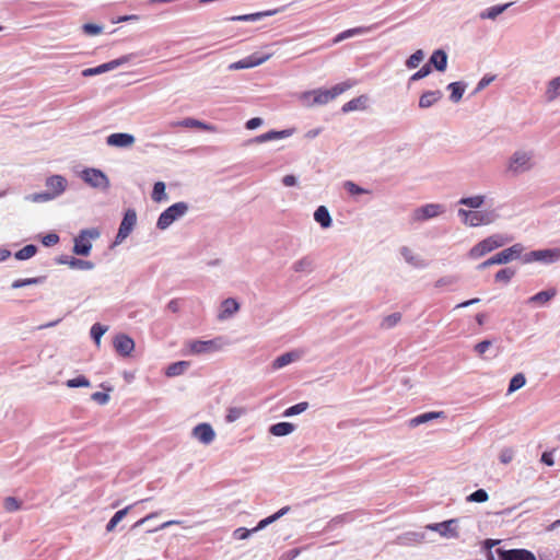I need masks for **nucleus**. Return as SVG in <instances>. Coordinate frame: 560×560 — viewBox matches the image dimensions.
Listing matches in <instances>:
<instances>
[{
  "instance_id": "55",
  "label": "nucleus",
  "mask_w": 560,
  "mask_h": 560,
  "mask_svg": "<svg viewBox=\"0 0 560 560\" xmlns=\"http://www.w3.org/2000/svg\"><path fill=\"white\" fill-rule=\"evenodd\" d=\"M345 189H346V191L348 194H350L352 196H359V195H362V194H368L366 189L358 186L353 182H346L345 183Z\"/></svg>"
},
{
  "instance_id": "61",
  "label": "nucleus",
  "mask_w": 560,
  "mask_h": 560,
  "mask_svg": "<svg viewBox=\"0 0 560 560\" xmlns=\"http://www.w3.org/2000/svg\"><path fill=\"white\" fill-rule=\"evenodd\" d=\"M83 31L85 34L94 36L98 35L103 32V26L97 24L88 23L83 25Z\"/></svg>"
},
{
  "instance_id": "64",
  "label": "nucleus",
  "mask_w": 560,
  "mask_h": 560,
  "mask_svg": "<svg viewBox=\"0 0 560 560\" xmlns=\"http://www.w3.org/2000/svg\"><path fill=\"white\" fill-rule=\"evenodd\" d=\"M59 241V236L55 233H49V234H46L43 238H42V243L45 245V246H52L55 244H57Z\"/></svg>"
},
{
  "instance_id": "57",
  "label": "nucleus",
  "mask_w": 560,
  "mask_h": 560,
  "mask_svg": "<svg viewBox=\"0 0 560 560\" xmlns=\"http://www.w3.org/2000/svg\"><path fill=\"white\" fill-rule=\"evenodd\" d=\"M491 347H492V341L482 340L475 345L474 351L477 353V355L483 357L490 350Z\"/></svg>"
},
{
  "instance_id": "54",
  "label": "nucleus",
  "mask_w": 560,
  "mask_h": 560,
  "mask_svg": "<svg viewBox=\"0 0 560 560\" xmlns=\"http://www.w3.org/2000/svg\"><path fill=\"white\" fill-rule=\"evenodd\" d=\"M66 385L70 388L74 387H90V381L84 376H79L75 378L68 380Z\"/></svg>"
},
{
  "instance_id": "43",
  "label": "nucleus",
  "mask_w": 560,
  "mask_h": 560,
  "mask_svg": "<svg viewBox=\"0 0 560 560\" xmlns=\"http://www.w3.org/2000/svg\"><path fill=\"white\" fill-rule=\"evenodd\" d=\"M180 126L186 128H197L205 131H214L215 128L212 125H208L197 119L187 118L180 122Z\"/></svg>"
},
{
  "instance_id": "41",
  "label": "nucleus",
  "mask_w": 560,
  "mask_h": 560,
  "mask_svg": "<svg viewBox=\"0 0 560 560\" xmlns=\"http://www.w3.org/2000/svg\"><path fill=\"white\" fill-rule=\"evenodd\" d=\"M272 52H266V54H260V52H256V54H253L247 58V62H248V67L249 68H255V67H258L262 63H265L267 60H269L271 57H272Z\"/></svg>"
},
{
  "instance_id": "28",
  "label": "nucleus",
  "mask_w": 560,
  "mask_h": 560,
  "mask_svg": "<svg viewBox=\"0 0 560 560\" xmlns=\"http://www.w3.org/2000/svg\"><path fill=\"white\" fill-rule=\"evenodd\" d=\"M296 430V425L291 422H278L269 427L268 432L277 438L291 435Z\"/></svg>"
},
{
  "instance_id": "42",
  "label": "nucleus",
  "mask_w": 560,
  "mask_h": 560,
  "mask_svg": "<svg viewBox=\"0 0 560 560\" xmlns=\"http://www.w3.org/2000/svg\"><path fill=\"white\" fill-rule=\"evenodd\" d=\"M526 384V377L523 373H516L512 376L509 383L508 394H513L514 392L521 389Z\"/></svg>"
},
{
  "instance_id": "46",
  "label": "nucleus",
  "mask_w": 560,
  "mask_h": 560,
  "mask_svg": "<svg viewBox=\"0 0 560 560\" xmlns=\"http://www.w3.org/2000/svg\"><path fill=\"white\" fill-rule=\"evenodd\" d=\"M24 201L31 203H46L52 201L46 191L32 192L24 196Z\"/></svg>"
},
{
  "instance_id": "50",
  "label": "nucleus",
  "mask_w": 560,
  "mask_h": 560,
  "mask_svg": "<svg viewBox=\"0 0 560 560\" xmlns=\"http://www.w3.org/2000/svg\"><path fill=\"white\" fill-rule=\"evenodd\" d=\"M107 326L101 324H94L91 328V337L93 338L95 345L100 347L102 336L107 331Z\"/></svg>"
},
{
  "instance_id": "51",
  "label": "nucleus",
  "mask_w": 560,
  "mask_h": 560,
  "mask_svg": "<svg viewBox=\"0 0 560 560\" xmlns=\"http://www.w3.org/2000/svg\"><path fill=\"white\" fill-rule=\"evenodd\" d=\"M36 246L26 245L25 247L15 253V258L19 260H26L32 258L36 254Z\"/></svg>"
},
{
  "instance_id": "4",
  "label": "nucleus",
  "mask_w": 560,
  "mask_h": 560,
  "mask_svg": "<svg viewBox=\"0 0 560 560\" xmlns=\"http://www.w3.org/2000/svg\"><path fill=\"white\" fill-rule=\"evenodd\" d=\"M536 166L535 152L532 149L514 150L505 161L504 171L510 176H520L533 171Z\"/></svg>"
},
{
  "instance_id": "1",
  "label": "nucleus",
  "mask_w": 560,
  "mask_h": 560,
  "mask_svg": "<svg viewBox=\"0 0 560 560\" xmlns=\"http://www.w3.org/2000/svg\"><path fill=\"white\" fill-rule=\"evenodd\" d=\"M486 195L464 196L457 201V217L467 228L487 226L495 223L500 214L497 209H482Z\"/></svg>"
},
{
  "instance_id": "5",
  "label": "nucleus",
  "mask_w": 560,
  "mask_h": 560,
  "mask_svg": "<svg viewBox=\"0 0 560 560\" xmlns=\"http://www.w3.org/2000/svg\"><path fill=\"white\" fill-rule=\"evenodd\" d=\"M525 247L521 243H514L509 247H502L500 252L493 254L491 257H489L487 260H485L479 268L485 269L489 268L491 266H503L509 265L512 261L522 259L524 254Z\"/></svg>"
},
{
  "instance_id": "49",
  "label": "nucleus",
  "mask_w": 560,
  "mask_h": 560,
  "mask_svg": "<svg viewBox=\"0 0 560 560\" xmlns=\"http://www.w3.org/2000/svg\"><path fill=\"white\" fill-rule=\"evenodd\" d=\"M401 320V314L400 313H392L387 316H385L382 319L381 326L385 329H390L398 325V323Z\"/></svg>"
},
{
  "instance_id": "26",
  "label": "nucleus",
  "mask_w": 560,
  "mask_h": 560,
  "mask_svg": "<svg viewBox=\"0 0 560 560\" xmlns=\"http://www.w3.org/2000/svg\"><path fill=\"white\" fill-rule=\"evenodd\" d=\"M445 419L444 411H429L421 415H418L409 420L410 428H417L421 424L428 423L435 419Z\"/></svg>"
},
{
  "instance_id": "11",
  "label": "nucleus",
  "mask_w": 560,
  "mask_h": 560,
  "mask_svg": "<svg viewBox=\"0 0 560 560\" xmlns=\"http://www.w3.org/2000/svg\"><path fill=\"white\" fill-rule=\"evenodd\" d=\"M427 528L438 533L444 539H458L460 537V525L457 518L430 524Z\"/></svg>"
},
{
  "instance_id": "52",
  "label": "nucleus",
  "mask_w": 560,
  "mask_h": 560,
  "mask_svg": "<svg viewBox=\"0 0 560 560\" xmlns=\"http://www.w3.org/2000/svg\"><path fill=\"white\" fill-rule=\"evenodd\" d=\"M307 407H308L307 402L296 404V405L291 406L288 409H285L283 412V416L284 417H293L295 415H300V413L304 412L307 409Z\"/></svg>"
},
{
  "instance_id": "59",
  "label": "nucleus",
  "mask_w": 560,
  "mask_h": 560,
  "mask_svg": "<svg viewBox=\"0 0 560 560\" xmlns=\"http://www.w3.org/2000/svg\"><path fill=\"white\" fill-rule=\"evenodd\" d=\"M365 32H366L365 28H362V27L351 28V30H348V31L339 34L336 40L340 42V40H343L346 38H349V37H352L355 35H362Z\"/></svg>"
},
{
  "instance_id": "7",
  "label": "nucleus",
  "mask_w": 560,
  "mask_h": 560,
  "mask_svg": "<svg viewBox=\"0 0 560 560\" xmlns=\"http://www.w3.org/2000/svg\"><path fill=\"white\" fill-rule=\"evenodd\" d=\"M189 211L188 203L178 201L166 208L156 221V228L161 231L167 230L173 223L183 219Z\"/></svg>"
},
{
  "instance_id": "44",
  "label": "nucleus",
  "mask_w": 560,
  "mask_h": 560,
  "mask_svg": "<svg viewBox=\"0 0 560 560\" xmlns=\"http://www.w3.org/2000/svg\"><path fill=\"white\" fill-rule=\"evenodd\" d=\"M424 58V51L422 49H418L411 56L408 57L405 65L408 69H416L420 66Z\"/></svg>"
},
{
  "instance_id": "27",
  "label": "nucleus",
  "mask_w": 560,
  "mask_h": 560,
  "mask_svg": "<svg viewBox=\"0 0 560 560\" xmlns=\"http://www.w3.org/2000/svg\"><path fill=\"white\" fill-rule=\"evenodd\" d=\"M314 221L319 224V226L324 230L330 229L332 226V218L325 206H319L314 211Z\"/></svg>"
},
{
  "instance_id": "36",
  "label": "nucleus",
  "mask_w": 560,
  "mask_h": 560,
  "mask_svg": "<svg viewBox=\"0 0 560 560\" xmlns=\"http://www.w3.org/2000/svg\"><path fill=\"white\" fill-rule=\"evenodd\" d=\"M189 366L190 363L188 361L174 362L166 368L165 374L168 377L179 376L185 374Z\"/></svg>"
},
{
  "instance_id": "62",
  "label": "nucleus",
  "mask_w": 560,
  "mask_h": 560,
  "mask_svg": "<svg viewBox=\"0 0 560 560\" xmlns=\"http://www.w3.org/2000/svg\"><path fill=\"white\" fill-rule=\"evenodd\" d=\"M430 73H431V68L429 65H425L410 77V81H419V80L428 77Z\"/></svg>"
},
{
  "instance_id": "58",
  "label": "nucleus",
  "mask_w": 560,
  "mask_h": 560,
  "mask_svg": "<svg viewBox=\"0 0 560 560\" xmlns=\"http://www.w3.org/2000/svg\"><path fill=\"white\" fill-rule=\"evenodd\" d=\"M42 282V278H27V279H19L12 282L13 289L23 288L31 284H38Z\"/></svg>"
},
{
  "instance_id": "20",
  "label": "nucleus",
  "mask_w": 560,
  "mask_h": 560,
  "mask_svg": "<svg viewBox=\"0 0 560 560\" xmlns=\"http://www.w3.org/2000/svg\"><path fill=\"white\" fill-rule=\"evenodd\" d=\"M500 560H536L533 552L526 549H498Z\"/></svg>"
},
{
  "instance_id": "31",
  "label": "nucleus",
  "mask_w": 560,
  "mask_h": 560,
  "mask_svg": "<svg viewBox=\"0 0 560 560\" xmlns=\"http://www.w3.org/2000/svg\"><path fill=\"white\" fill-rule=\"evenodd\" d=\"M60 264L68 265L71 269L92 270L95 265L90 260H83L74 257H65L59 260Z\"/></svg>"
},
{
  "instance_id": "16",
  "label": "nucleus",
  "mask_w": 560,
  "mask_h": 560,
  "mask_svg": "<svg viewBox=\"0 0 560 560\" xmlns=\"http://www.w3.org/2000/svg\"><path fill=\"white\" fill-rule=\"evenodd\" d=\"M241 308L238 301L234 298L223 300L218 308L217 317L220 322H225L234 317Z\"/></svg>"
},
{
  "instance_id": "33",
  "label": "nucleus",
  "mask_w": 560,
  "mask_h": 560,
  "mask_svg": "<svg viewBox=\"0 0 560 560\" xmlns=\"http://www.w3.org/2000/svg\"><path fill=\"white\" fill-rule=\"evenodd\" d=\"M430 65L438 71L444 72L447 67V54L442 49L434 50L430 57Z\"/></svg>"
},
{
  "instance_id": "47",
  "label": "nucleus",
  "mask_w": 560,
  "mask_h": 560,
  "mask_svg": "<svg viewBox=\"0 0 560 560\" xmlns=\"http://www.w3.org/2000/svg\"><path fill=\"white\" fill-rule=\"evenodd\" d=\"M515 457V450L511 446L502 447L498 454V458L501 464L508 465L510 464Z\"/></svg>"
},
{
  "instance_id": "10",
  "label": "nucleus",
  "mask_w": 560,
  "mask_h": 560,
  "mask_svg": "<svg viewBox=\"0 0 560 560\" xmlns=\"http://www.w3.org/2000/svg\"><path fill=\"white\" fill-rule=\"evenodd\" d=\"M288 511H289L288 506L280 509L275 514L261 520L257 524V526L254 527L253 529H247L245 527H238L233 532V538L236 540H245V539L249 538V536L252 534L257 533V532L264 529L265 527H267L268 525L272 524L273 522H276L278 518L283 516Z\"/></svg>"
},
{
  "instance_id": "14",
  "label": "nucleus",
  "mask_w": 560,
  "mask_h": 560,
  "mask_svg": "<svg viewBox=\"0 0 560 560\" xmlns=\"http://www.w3.org/2000/svg\"><path fill=\"white\" fill-rule=\"evenodd\" d=\"M138 221L137 212L128 210L119 225L113 246L120 245L130 235Z\"/></svg>"
},
{
  "instance_id": "19",
  "label": "nucleus",
  "mask_w": 560,
  "mask_h": 560,
  "mask_svg": "<svg viewBox=\"0 0 560 560\" xmlns=\"http://www.w3.org/2000/svg\"><path fill=\"white\" fill-rule=\"evenodd\" d=\"M302 357H303L302 350L295 349V350L284 352V353L280 354L279 357H277L271 362V368L275 371L281 370L292 363L300 361L302 359Z\"/></svg>"
},
{
  "instance_id": "53",
  "label": "nucleus",
  "mask_w": 560,
  "mask_h": 560,
  "mask_svg": "<svg viewBox=\"0 0 560 560\" xmlns=\"http://www.w3.org/2000/svg\"><path fill=\"white\" fill-rule=\"evenodd\" d=\"M488 499H489V495H488L487 491L483 489H479L467 497L468 502L482 503V502L488 501Z\"/></svg>"
},
{
  "instance_id": "3",
  "label": "nucleus",
  "mask_w": 560,
  "mask_h": 560,
  "mask_svg": "<svg viewBox=\"0 0 560 560\" xmlns=\"http://www.w3.org/2000/svg\"><path fill=\"white\" fill-rule=\"evenodd\" d=\"M512 242V237L502 232H495L476 242L466 253L469 261H478L486 256L494 253Z\"/></svg>"
},
{
  "instance_id": "22",
  "label": "nucleus",
  "mask_w": 560,
  "mask_h": 560,
  "mask_svg": "<svg viewBox=\"0 0 560 560\" xmlns=\"http://www.w3.org/2000/svg\"><path fill=\"white\" fill-rule=\"evenodd\" d=\"M370 106V97L368 95H360L342 105L343 113L363 112Z\"/></svg>"
},
{
  "instance_id": "18",
  "label": "nucleus",
  "mask_w": 560,
  "mask_h": 560,
  "mask_svg": "<svg viewBox=\"0 0 560 560\" xmlns=\"http://www.w3.org/2000/svg\"><path fill=\"white\" fill-rule=\"evenodd\" d=\"M399 255L411 267L415 268H424L427 267V261L423 256L415 248L410 246H401L399 248Z\"/></svg>"
},
{
  "instance_id": "40",
  "label": "nucleus",
  "mask_w": 560,
  "mask_h": 560,
  "mask_svg": "<svg viewBox=\"0 0 560 560\" xmlns=\"http://www.w3.org/2000/svg\"><path fill=\"white\" fill-rule=\"evenodd\" d=\"M247 413L245 407H230L226 410L225 421L228 423H234Z\"/></svg>"
},
{
  "instance_id": "13",
  "label": "nucleus",
  "mask_w": 560,
  "mask_h": 560,
  "mask_svg": "<svg viewBox=\"0 0 560 560\" xmlns=\"http://www.w3.org/2000/svg\"><path fill=\"white\" fill-rule=\"evenodd\" d=\"M46 192L51 200L58 199L68 189L69 183L62 175H50L45 180Z\"/></svg>"
},
{
  "instance_id": "48",
  "label": "nucleus",
  "mask_w": 560,
  "mask_h": 560,
  "mask_svg": "<svg viewBox=\"0 0 560 560\" xmlns=\"http://www.w3.org/2000/svg\"><path fill=\"white\" fill-rule=\"evenodd\" d=\"M128 512L129 508L116 512L106 526L107 532H113L116 526L125 518Z\"/></svg>"
},
{
  "instance_id": "9",
  "label": "nucleus",
  "mask_w": 560,
  "mask_h": 560,
  "mask_svg": "<svg viewBox=\"0 0 560 560\" xmlns=\"http://www.w3.org/2000/svg\"><path fill=\"white\" fill-rule=\"evenodd\" d=\"M560 260V248L536 249L525 253L523 256L524 264L540 262L544 265L555 264Z\"/></svg>"
},
{
  "instance_id": "23",
  "label": "nucleus",
  "mask_w": 560,
  "mask_h": 560,
  "mask_svg": "<svg viewBox=\"0 0 560 560\" xmlns=\"http://www.w3.org/2000/svg\"><path fill=\"white\" fill-rule=\"evenodd\" d=\"M279 11H280L279 9H275V10H267V11L243 14V15H234V16L229 18L228 20L232 21V22H258L266 16H271V15L277 14Z\"/></svg>"
},
{
  "instance_id": "2",
  "label": "nucleus",
  "mask_w": 560,
  "mask_h": 560,
  "mask_svg": "<svg viewBox=\"0 0 560 560\" xmlns=\"http://www.w3.org/2000/svg\"><path fill=\"white\" fill-rule=\"evenodd\" d=\"M353 86L350 81L337 83L330 88H318L311 91L302 92L299 95V101L303 106L313 107L326 105L336 100L339 95Z\"/></svg>"
},
{
  "instance_id": "45",
  "label": "nucleus",
  "mask_w": 560,
  "mask_h": 560,
  "mask_svg": "<svg viewBox=\"0 0 560 560\" xmlns=\"http://www.w3.org/2000/svg\"><path fill=\"white\" fill-rule=\"evenodd\" d=\"M555 295H556V290L540 291V292L536 293L535 295H533L529 299V301L532 303L544 305V304L548 303L551 299H553Z\"/></svg>"
},
{
  "instance_id": "56",
  "label": "nucleus",
  "mask_w": 560,
  "mask_h": 560,
  "mask_svg": "<svg viewBox=\"0 0 560 560\" xmlns=\"http://www.w3.org/2000/svg\"><path fill=\"white\" fill-rule=\"evenodd\" d=\"M3 506L8 512L18 511L21 508V501L14 497H8L3 501Z\"/></svg>"
},
{
  "instance_id": "63",
  "label": "nucleus",
  "mask_w": 560,
  "mask_h": 560,
  "mask_svg": "<svg viewBox=\"0 0 560 560\" xmlns=\"http://www.w3.org/2000/svg\"><path fill=\"white\" fill-rule=\"evenodd\" d=\"M281 182L284 187H294L298 185L299 179L295 175L288 174L282 177Z\"/></svg>"
},
{
  "instance_id": "29",
  "label": "nucleus",
  "mask_w": 560,
  "mask_h": 560,
  "mask_svg": "<svg viewBox=\"0 0 560 560\" xmlns=\"http://www.w3.org/2000/svg\"><path fill=\"white\" fill-rule=\"evenodd\" d=\"M442 98L441 91H425L419 97V107L421 109L430 108Z\"/></svg>"
},
{
  "instance_id": "15",
  "label": "nucleus",
  "mask_w": 560,
  "mask_h": 560,
  "mask_svg": "<svg viewBox=\"0 0 560 560\" xmlns=\"http://www.w3.org/2000/svg\"><path fill=\"white\" fill-rule=\"evenodd\" d=\"M446 212V207L443 203H427L413 212V218L417 221H425L443 215Z\"/></svg>"
},
{
  "instance_id": "17",
  "label": "nucleus",
  "mask_w": 560,
  "mask_h": 560,
  "mask_svg": "<svg viewBox=\"0 0 560 560\" xmlns=\"http://www.w3.org/2000/svg\"><path fill=\"white\" fill-rule=\"evenodd\" d=\"M137 142V138L130 133L117 132L106 138V144L113 148L126 150L132 148Z\"/></svg>"
},
{
  "instance_id": "35",
  "label": "nucleus",
  "mask_w": 560,
  "mask_h": 560,
  "mask_svg": "<svg viewBox=\"0 0 560 560\" xmlns=\"http://www.w3.org/2000/svg\"><path fill=\"white\" fill-rule=\"evenodd\" d=\"M511 3H504V4H497L487 8L480 13V18L483 20H491L494 21L500 14H502Z\"/></svg>"
},
{
  "instance_id": "32",
  "label": "nucleus",
  "mask_w": 560,
  "mask_h": 560,
  "mask_svg": "<svg viewBox=\"0 0 560 560\" xmlns=\"http://www.w3.org/2000/svg\"><path fill=\"white\" fill-rule=\"evenodd\" d=\"M560 96V75L550 79L546 84L545 97L552 102Z\"/></svg>"
},
{
  "instance_id": "37",
  "label": "nucleus",
  "mask_w": 560,
  "mask_h": 560,
  "mask_svg": "<svg viewBox=\"0 0 560 560\" xmlns=\"http://www.w3.org/2000/svg\"><path fill=\"white\" fill-rule=\"evenodd\" d=\"M446 89L451 92L450 101L458 103L465 93L466 84L464 82H452Z\"/></svg>"
},
{
  "instance_id": "60",
  "label": "nucleus",
  "mask_w": 560,
  "mask_h": 560,
  "mask_svg": "<svg viewBox=\"0 0 560 560\" xmlns=\"http://www.w3.org/2000/svg\"><path fill=\"white\" fill-rule=\"evenodd\" d=\"M79 235L91 242L93 240H97L101 236V232L98 229L92 228L82 230Z\"/></svg>"
},
{
  "instance_id": "34",
  "label": "nucleus",
  "mask_w": 560,
  "mask_h": 560,
  "mask_svg": "<svg viewBox=\"0 0 560 560\" xmlns=\"http://www.w3.org/2000/svg\"><path fill=\"white\" fill-rule=\"evenodd\" d=\"M92 249V242L86 241L83 236L78 235L74 238L73 253L79 256H89Z\"/></svg>"
},
{
  "instance_id": "21",
  "label": "nucleus",
  "mask_w": 560,
  "mask_h": 560,
  "mask_svg": "<svg viewBox=\"0 0 560 560\" xmlns=\"http://www.w3.org/2000/svg\"><path fill=\"white\" fill-rule=\"evenodd\" d=\"M294 133V129H284V130H270L262 135L257 136L253 142L260 144L268 141L281 140L290 138Z\"/></svg>"
},
{
  "instance_id": "25",
  "label": "nucleus",
  "mask_w": 560,
  "mask_h": 560,
  "mask_svg": "<svg viewBox=\"0 0 560 560\" xmlns=\"http://www.w3.org/2000/svg\"><path fill=\"white\" fill-rule=\"evenodd\" d=\"M114 348L120 355H128L135 349V341L121 334L114 339Z\"/></svg>"
},
{
  "instance_id": "6",
  "label": "nucleus",
  "mask_w": 560,
  "mask_h": 560,
  "mask_svg": "<svg viewBox=\"0 0 560 560\" xmlns=\"http://www.w3.org/2000/svg\"><path fill=\"white\" fill-rule=\"evenodd\" d=\"M225 343L221 337L209 340L194 339L185 343L187 354L202 355L223 350Z\"/></svg>"
},
{
  "instance_id": "30",
  "label": "nucleus",
  "mask_w": 560,
  "mask_h": 560,
  "mask_svg": "<svg viewBox=\"0 0 560 560\" xmlns=\"http://www.w3.org/2000/svg\"><path fill=\"white\" fill-rule=\"evenodd\" d=\"M516 276V269L514 267L508 266L499 269L494 276L493 280L498 284H509L513 278Z\"/></svg>"
},
{
  "instance_id": "38",
  "label": "nucleus",
  "mask_w": 560,
  "mask_h": 560,
  "mask_svg": "<svg viewBox=\"0 0 560 560\" xmlns=\"http://www.w3.org/2000/svg\"><path fill=\"white\" fill-rule=\"evenodd\" d=\"M292 270L296 273H310L313 270V261L308 257H302L292 265Z\"/></svg>"
},
{
  "instance_id": "12",
  "label": "nucleus",
  "mask_w": 560,
  "mask_h": 560,
  "mask_svg": "<svg viewBox=\"0 0 560 560\" xmlns=\"http://www.w3.org/2000/svg\"><path fill=\"white\" fill-rule=\"evenodd\" d=\"M82 180L89 186L105 191L109 188V178L97 168H86L81 173Z\"/></svg>"
},
{
  "instance_id": "39",
  "label": "nucleus",
  "mask_w": 560,
  "mask_h": 560,
  "mask_svg": "<svg viewBox=\"0 0 560 560\" xmlns=\"http://www.w3.org/2000/svg\"><path fill=\"white\" fill-rule=\"evenodd\" d=\"M151 199L154 202H164L168 199L166 194V186L163 182H156L151 192Z\"/></svg>"
},
{
  "instance_id": "24",
  "label": "nucleus",
  "mask_w": 560,
  "mask_h": 560,
  "mask_svg": "<svg viewBox=\"0 0 560 560\" xmlns=\"http://www.w3.org/2000/svg\"><path fill=\"white\" fill-rule=\"evenodd\" d=\"M122 62H124L122 59H116V60L103 63L101 66H97L95 68H89V69H85L82 71V75L93 77V75L103 74L105 72L117 69L120 65H122Z\"/></svg>"
},
{
  "instance_id": "8",
  "label": "nucleus",
  "mask_w": 560,
  "mask_h": 560,
  "mask_svg": "<svg viewBox=\"0 0 560 560\" xmlns=\"http://www.w3.org/2000/svg\"><path fill=\"white\" fill-rule=\"evenodd\" d=\"M189 438L194 443L208 447L217 441L218 433L211 423L198 422L190 429Z\"/></svg>"
}]
</instances>
